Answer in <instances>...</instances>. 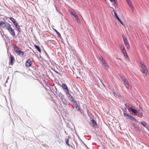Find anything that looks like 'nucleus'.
<instances>
[{"label": "nucleus", "instance_id": "20e7f679", "mask_svg": "<svg viewBox=\"0 0 149 149\" xmlns=\"http://www.w3.org/2000/svg\"><path fill=\"white\" fill-rule=\"evenodd\" d=\"M123 39L125 45L127 49L128 50L129 49H130V46L127 38L125 37H123Z\"/></svg>", "mask_w": 149, "mask_h": 149}, {"label": "nucleus", "instance_id": "6ab92c4d", "mask_svg": "<svg viewBox=\"0 0 149 149\" xmlns=\"http://www.w3.org/2000/svg\"><path fill=\"white\" fill-rule=\"evenodd\" d=\"M17 53L20 56H23L24 54V52L20 50L19 51V52H17Z\"/></svg>", "mask_w": 149, "mask_h": 149}, {"label": "nucleus", "instance_id": "f3484780", "mask_svg": "<svg viewBox=\"0 0 149 149\" xmlns=\"http://www.w3.org/2000/svg\"><path fill=\"white\" fill-rule=\"evenodd\" d=\"M91 122L92 123V126L93 127H96V126H97V123H96V122L95 121V120H91Z\"/></svg>", "mask_w": 149, "mask_h": 149}, {"label": "nucleus", "instance_id": "7c9ffc66", "mask_svg": "<svg viewBox=\"0 0 149 149\" xmlns=\"http://www.w3.org/2000/svg\"><path fill=\"white\" fill-rule=\"evenodd\" d=\"M13 23L14 24V25H15L16 27H17V26H18V23H17L16 21H15V22H14Z\"/></svg>", "mask_w": 149, "mask_h": 149}, {"label": "nucleus", "instance_id": "dca6fc26", "mask_svg": "<svg viewBox=\"0 0 149 149\" xmlns=\"http://www.w3.org/2000/svg\"><path fill=\"white\" fill-rule=\"evenodd\" d=\"M128 110L130 109L133 113H137L138 112L137 111L132 107H130L128 109Z\"/></svg>", "mask_w": 149, "mask_h": 149}, {"label": "nucleus", "instance_id": "aec40b11", "mask_svg": "<svg viewBox=\"0 0 149 149\" xmlns=\"http://www.w3.org/2000/svg\"><path fill=\"white\" fill-rule=\"evenodd\" d=\"M14 50L15 51V52L17 53L18 52H19V51L20 50L19 49V48L17 47L16 46H14Z\"/></svg>", "mask_w": 149, "mask_h": 149}, {"label": "nucleus", "instance_id": "473e14b6", "mask_svg": "<svg viewBox=\"0 0 149 149\" xmlns=\"http://www.w3.org/2000/svg\"><path fill=\"white\" fill-rule=\"evenodd\" d=\"M16 28L17 29L18 31L19 32H20V31H21V30H20V28L19 26L18 25V26H17V27H16Z\"/></svg>", "mask_w": 149, "mask_h": 149}, {"label": "nucleus", "instance_id": "f704fd0d", "mask_svg": "<svg viewBox=\"0 0 149 149\" xmlns=\"http://www.w3.org/2000/svg\"><path fill=\"white\" fill-rule=\"evenodd\" d=\"M100 81L101 82V83L103 85V86L104 87H105V85H104V84L102 82V81L100 80Z\"/></svg>", "mask_w": 149, "mask_h": 149}, {"label": "nucleus", "instance_id": "c756f323", "mask_svg": "<svg viewBox=\"0 0 149 149\" xmlns=\"http://www.w3.org/2000/svg\"><path fill=\"white\" fill-rule=\"evenodd\" d=\"M53 70L56 73H57V74H58L61 76V74L59 72H58L56 70H55L54 69H53Z\"/></svg>", "mask_w": 149, "mask_h": 149}, {"label": "nucleus", "instance_id": "f8f14e48", "mask_svg": "<svg viewBox=\"0 0 149 149\" xmlns=\"http://www.w3.org/2000/svg\"><path fill=\"white\" fill-rule=\"evenodd\" d=\"M113 2V5L116 8H117L118 7V3L117 0H114L111 1Z\"/></svg>", "mask_w": 149, "mask_h": 149}, {"label": "nucleus", "instance_id": "2eb2a0df", "mask_svg": "<svg viewBox=\"0 0 149 149\" xmlns=\"http://www.w3.org/2000/svg\"><path fill=\"white\" fill-rule=\"evenodd\" d=\"M127 2L129 5V6L131 8L132 10H133V6L132 4L131 1L130 0H129L128 1H127Z\"/></svg>", "mask_w": 149, "mask_h": 149}, {"label": "nucleus", "instance_id": "c85d7f7f", "mask_svg": "<svg viewBox=\"0 0 149 149\" xmlns=\"http://www.w3.org/2000/svg\"><path fill=\"white\" fill-rule=\"evenodd\" d=\"M9 18L12 22L13 23L15 21L13 17H9Z\"/></svg>", "mask_w": 149, "mask_h": 149}, {"label": "nucleus", "instance_id": "4468645a", "mask_svg": "<svg viewBox=\"0 0 149 149\" xmlns=\"http://www.w3.org/2000/svg\"><path fill=\"white\" fill-rule=\"evenodd\" d=\"M62 86L64 89L66 90V92H67L68 93V91H69V90L66 84H62Z\"/></svg>", "mask_w": 149, "mask_h": 149}, {"label": "nucleus", "instance_id": "2f4dec72", "mask_svg": "<svg viewBox=\"0 0 149 149\" xmlns=\"http://www.w3.org/2000/svg\"><path fill=\"white\" fill-rule=\"evenodd\" d=\"M117 19L123 25H124V24L123 22L121 21L119 18H118Z\"/></svg>", "mask_w": 149, "mask_h": 149}, {"label": "nucleus", "instance_id": "f257e3e1", "mask_svg": "<svg viewBox=\"0 0 149 149\" xmlns=\"http://www.w3.org/2000/svg\"><path fill=\"white\" fill-rule=\"evenodd\" d=\"M139 63L141 68V72L143 74L144 76L146 77L148 73L147 67L146 66L145 63L142 61H139Z\"/></svg>", "mask_w": 149, "mask_h": 149}, {"label": "nucleus", "instance_id": "a211bd4d", "mask_svg": "<svg viewBox=\"0 0 149 149\" xmlns=\"http://www.w3.org/2000/svg\"><path fill=\"white\" fill-rule=\"evenodd\" d=\"M123 116L126 118V119H128V118H130L131 115H129L128 113H123Z\"/></svg>", "mask_w": 149, "mask_h": 149}, {"label": "nucleus", "instance_id": "9d476101", "mask_svg": "<svg viewBox=\"0 0 149 149\" xmlns=\"http://www.w3.org/2000/svg\"><path fill=\"white\" fill-rule=\"evenodd\" d=\"M124 84L127 89H129L131 88V86L128 81L125 83Z\"/></svg>", "mask_w": 149, "mask_h": 149}, {"label": "nucleus", "instance_id": "cd10ccee", "mask_svg": "<svg viewBox=\"0 0 149 149\" xmlns=\"http://www.w3.org/2000/svg\"><path fill=\"white\" fill-rule=\"evenodd\" d=\"M76 108L77 109V110L78 111L80 110V107L77 104V103H76Z\"/></svg>", "mask_w": 149, "mask_h": 149}, {"label": "nucleus", "instance_id": "393cba45", "mask_svg": "<svg viewBox=\"0 0 149 149\" xmlns=\"http://www.w3.org/2000/svg\"><path fill=\"white\" fill-rule=\"evenodd\" d=\"M132 124L135 129L136 130L139 129V127L136 125L134 123H132Z\"/></svg>", "mask_w": 149, "mask_h": 149}, {"label": "nucleus", "instance_id": "4be33fe9", "mask_svg": "<svg viewBox=\"0 0 149 149\" xmlns=\"http://www.w3.org/2000/svg\"><path fill=\"white\" fill-rule=\"evenodd\" d=\"M62 101L63 103L65 104H66L67 103V101L66 100L65 98H62Z\"/></svg>", "mask_w": 149, "mask_h": 149}, {"label": "nucleus", "instance_id": "1a4fd4ad", "mask_svg": "<svg viewBox=\"0 0 149 149\" xmlns=\"http://www.w3.org/2000/svg\"><path fill=\"white\" fill-rule=\"evenodd\" d=\"M25 65L27 67H30L32 64V62L31 60L28 59L26 62L25 63Z\"/></svg>", "mask_w": 149, "mask_h": 149}, {"label": "nucleus", "instance_id": "bb28decb", "mask_svg": "<svg viewBox=\"0 0 149 149\" xmlns=\"http://www.w3.org/2000/svg\"><path fill=\"white\" fill-rule=\"evenodd\" d=\"M55 31L56 33L57 34L58 37L59 38L61 37V36L60 33L59 32H58L57 30H56V29L55 30Z\"/></svg>", "mask_w": 149, "mask_h": 149}, {"label": "nucleus", "instance_id": "ddd939ff", "mask_svg": "<svg viewBox=\"0 0 149 149\" xmlns=\"http://www.w3.org/2000/svg\"><path fill=\"white\" fill-rule=\"evenodd\" d=\"M70 13L73 16H74L76 19V20L78 21L79 20V17L73 11H71L70 12Z\"/></svg>", "mask_w": 149, "mask_h": 149}, {"label": "nucleus", "instance_id": "423d86ee", "mask_svg": "<svg viewBox=\"0 0 149 149\" xmlns=\"http://www.w3.org/2000/svg\"><path fill=\"white\" fill-rule=\"evenodd\" d=\"M100 59L102 61L103 65H104L106 69L107 70L108 69L109 67L107 65L106 62L102 57H101L100 58Z\"/></svg>", "mask_w": 149, "mask_h": 149}, {"label": "nucleus", "instance_id": "412c9836", "mask_svg": "<svg viewBox=\"0 0 149 149\" xmlns=\"http://www.w3.org/2000/svg\"><path fill=\"white\" fill-rule=\"evenodd\" d=\"M111 8L113 9V12L114 13V14L115 17L117 19L118 18H119L118 17L117 15V13L116 12L115 10L113 8Z\"/></svg>", "mask_w": 149, "mask_h": 149}, {"label": "nucleus", "instance_id": "6e6552de", "mask_svg": "<svg viewBox=\"0 0 149 149\" xmlns=\"http://www.w3.org/2000/svg\"><path fill=\"white\" fill-rule=\"evenodd\" d=\"M9 24H10L8 23H5L4 22H0V27L2 28L5 27L6 29L7 25Z\"/></svg>", "mask_w": 149, "mask_h": 149}, {"label": "nucleus", "instance_id": "b1692460", "mask_svg": "<svg viewBox=\"0 0 149 149\" xmlns=\"http://www.w3.org/2000/svg\"><path fill=\"white\" fill-rule=\"evenodd\" d=\"M34 47H35V48L39 52H41V50L40 49V47L37 45H35Z\"/></svg>", "mask_w": 149, "mask_h": 149}, {"label": "nucleus", "instance_id": "72a5a7b5", "mask_svg": "<svg viewBox=\"0 0 149 149\" xmlns=\"http://www.w3.org/2000/svg\"><path fill=\"white\" fill-rule=\"evenodd\" d=\"M66 143L68 145H69V141L68 140H66Z\"/></svg>", "mask_w": 149, "mask_h": 149}, {"label": "nucleus", "instance_id": "7ed1b4c3", "mask_svg": "<svg viewBox=\"0 0 149 149\" xmlns=\"http://www.w3.org/2000/svg\"><path fill=\"white\" fill-rule=\"evenodd\" d=\"M6 29L8 30L10 34L13 37L15 36V33L14 30L12 28L11 25L10 24L7 25Z\"/></svg>", "mask_w": 149, "mask_h": 149}, {"label": "nucleus", "instance_id": "f03ea898", "mask_svg": "<svg viewBox=\"0 0 149 149\" xmlns=\"http://www.w3.org/2000/svg\"><path fill=\"white\" fill-rule=\"evenodd\" d=\"M119 46L125 58L126 59H128L129 57L127 55L124 45L123 44H119Z\"/></svg>", "mask_w": 149, "mask_h": 149}, {"label": "nucleus", "instance_id": "0eeeda50", "mask_svg": "<svg viewBox=\"0 0 149 149\" xmlns=\"http://www.w3.org/2000/svg\"><path fill=\"white\" fill-rule=\"evenodd\" d=\"M15 59L13 56L10 54V57L9 58V64L13 65Z\"/></svg>", "mask_w": 149, "mask_h": 149}, {"label": "nucleus", "instance_id": "a878e982", "mask_svg": "<svg viewBox=\"0 0 149 149\" xmlns=\"http://www.w3.org/2000/svg\"><path fill=\"white\" fill-rule=\"evenodd\" d=\"M130 119L132 120V121H136V120L135 119L134 117H133L132 116H131L130 118Z\"/></svg>", "mask_w": 149, "mask_h": 149}, {"label": "nucleus", "instance_id": "39448f33", "mask_svg": "<svg viewBox=\"0 0 149 149\" xmlns=\"http://www.w3.org/2000/svg\"><path fill=\"white\" fill-rule=\"evenodd\" d=\"M66 93L68 97L71 102L73 103H76V101L75 99H74L73 97L69 93V91H68V93H67V92H66Z\"/></svg>", "mask_w": 149, "mask_h": 149}, {"label": "nucleus", "instance_id": "c9c22d12", "mask_svg": "<svg viewBox=\"0 0 149 149\" xmlns=\"http://www.w3.org/2000/svg\"><path fill=\"white\" fill-rule=\"evenodd\" d=\"M128 0H125V1H126V2H127V1H128Z\"/></svg>", "mask_w": 149, "mask_h": 149}, {"label": "nucleus", "instance_id": "5701e85b", "mask_svg": "<svg viewBox=\"0 0 149 149\" xmlns=\"http://www.w3.org/2000/svg\"><path fill=\"white\" fill-rule=\"evenodd\" d=\"M140 123L144 127H146L147 124L144 121L141 122Z\"/></svg>", "mask_w": 149, "mask_h": 149}, {"label": "nucleus", "instance_id": "9b49d317", "mask_svg": "<svg viewBox=\"0 0 149 149\" xmlns=\"http://www.w3.org/2000/svg\"><path fill=\"white\" fill-rule=\"evenodd\" d=\"M120 76L123 81V84L127 81V80L126 79L125 77L123 75L121 74L120 75Z\"/></svg>", "mask_w": 149, "mask_h": 149}]
</instances>
